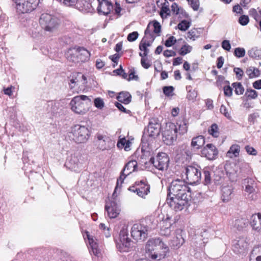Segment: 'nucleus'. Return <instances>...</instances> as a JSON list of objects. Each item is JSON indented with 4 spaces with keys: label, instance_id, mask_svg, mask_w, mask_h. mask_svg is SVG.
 Listing matches in <instances>:
<instances>
[{
    "label": "nucleus",
    "instance_id": "nucleus-1",
    "mask_svg": "<svg viewBox=\"0 0 261 261\" xmlns=\"http://www.w3.org/2000/svg\"><path fill=\"white\" fill-rule=\"evenodd\" d=\"M146 254L152 260L164 259L169 252V248L160 238L150 239L145 246Z\"/></svg>",
    "mask_w": 261,
    "mask_h": 261
},
{
    "label": "nucleus",
    "instance_id": "nucleus-2",
    "mask_svg": "<svg viewBox=\"0 0 261 261\" xmlns=\"http://www.w3.org/2000/svg\"><path fill=\"white\" fill-rule=\"evenodd\" d=\"M189 199V195L171 196L167 198V202L172 209L177 212L187 207Z\"/></svg>",
    "mask_w": 261,
    "mask_h": 261
},
{
    "label": "nucleus",
    "instance_id": "nucleus-3",
    "mask_svg": "<svg viewBox=\"0 0 261 261\" xmlns=\"http://www.w3.org/2000/svg\"><path fill=\"white\" fill-rule=\"evenodd\" d=\"M190 188L186 185L185 181L179 179L173 180L169 187L168 196L169 197L188 195Z\"/></svg>",
    "mask_w": 261,
    "mask_h": 261
},
{
    "label": "nucleus",
    "instance_id": "nucleus-4",
    "mask_svg": "<svg viewBox=\"0 0 261 261\" xmlns=\"http://www.w3.org/2000/svg\"><path fill=\"white\" fill-rule=\"evenodd\" d=\"M39 23L42 28L46 31L53 32L58 27V19L54 16L48 13L41 14Z\"/></svg>",
    "mask_w": 261,
    "mask_h": 261
},
{
    "label": "nucleus",
    "instance_id": "nucleus-5",
    "mask_svg": "<svg viewBox=\"0 0 261 261\" xmlns=\"http://www.w3.org/2000/svg\"><path fill=\"white\" fill-rule=\"evenodd\" d=\"M131 239L128 237V230L126 226H124L119 233V238L116 242L117 248L121 252H127L131 246Z\"/></svg>",
    "mask_w": 261,
    "mask_h": 261
},
{
    "label": "nucleus",
    "instance_id": "nucleus-6",
    "mask_svg": "<svg viewBox=\"0 0 261 261\" xmlns=\"http://www.w3.org/2000/svg\"><path fill=\"white\" fill-rule=\"evenodd\" d=\"M177 127L174 123H167L165 130L163 132V140L164 142L168 145L172 144L177 139Z\"/></svg>",
    "mask_w": 261,
    "mask_h": 261
},
{
    "label": "nucleus",
    "instance_id": "nucleus-7",
    "mask_svg": "<svg viewBox=\"0 0 261 261\" xmlns=\"http://www.w3.org/2000/svg\"><path fill=\"white\" fill-rule=\"evenodd\" d=\"M116 192L113 194L112 197L106 201L105 208L107 212V216L110 219L116 218L118 216L120 212V208L117 201L115 196Z\"/></svg>",
    "mask_w": 261,
    "mask_h": 261
},
{
    "label": "nucleus",
    "instance_id": "nucleus-8",
    "mask_svg": "<svg viewBox=\"0 0 261 261\" xmlns=\"http://www.w3.org/2000/svg\"><path fill=\"white\" fill-rule=\"evenodd\" d=\"M137 167L138 164L136 160L129 161L125 164L123 169L121 172L120 177L117 179L114 193L117 192L118 189H120L121 185L126 177L132 172L136 171Z\"/></svg>",
    "mask_w": 261,
    "mask_h": 261
},
{
    "label": "nucleus",
    "instance_id": "nucleus-9",
    "mask_svg": "<svg viewBox=\"0 0 261 261\" xmlns=\"http://www.w3.org/2000/svg\"><path fill=\"white\" fill-rule=\"evenodd\" d=\"M85 234L83 236V237L90 253H93V255L97 257L100 256L101 255V250L99 247L95 237L88 231H85Z\"/></svg>",
    "mask_w": 261,
    "mask_h": 261
},
{
    "label": "nucleus",
    "instance_id": "nucleus-10",
    "mask_svg": "<svg viewBox=\"0 0 261 261\" xmlns=\"http://www.w3.org/2000/svg\"><path fill=\"white\" fill-rule=\"evenodd\" d=\"M150 162L159 170L166 171L168 168L169 158L166 153L161 152L155 158H151Z\"/></svg>",
    "mask_w": 261,
    "mask_h": 261
},
{
    "label": "nucleus",
    "instance_id": "nucleus-11",
    "mask_svg": "<svg viewBox=\"0 0 261 261\" xmlns=\"http://www.w3.org/2000/svg\"><path fill=\"white\" fill-rule=\"evenodd\" d=\"M148 227L140 223L134 224L131 229V236L137 241H144L147 237Z\"/></svg>",
    "mask_w": 261,
    "mask_h": 261
},
{
    "label": "nucleus",
    "instance_id": "nucleus-12",
    "mask_svg": "<svg viewBox=\"0 0 261 261\" xmlns=\"http://www.w3.org/2000/svg\"><path fill=\"white\" fill-rule=\"evenodd\" d=\"M96 144L101 150H110L115 147V142L106 135L97 133L96 135Z\"/></svg>",
    "mask_w": 261,
    "mask_h": 261
},
{
    "label": "nucleus",
    "instance_id": "nucleus-13",
    "mask_svg": "<svg viewBox=\"0 0 261 261\" xmlns=\"http://www.w3.org/2000/svg\"><path fill=\"white\" fill-rule=\"evenodd\" d=\"M185 170L187 183L193 185L199 181L201 178V172L199 169L194 166H189L186 168Z\"/></svg>",
    "mask_w": 261,
    "mask_h": 261
},
{
    "label": "nucleus",
    "instance_id": "nucleus-14",
    "mask_svg": "<svg viewBox=\"0 0 261 261\" xmlns=\"http://www.w3.org/2000/svg\"><path fill=\"white\" fill-rule=\"evenodd\" d=\"M128 190L142 197L145 198V196L149 193L150 186L143 180L136 181L135 185L129 187Z\"/></svg>",
    "mask_w": 261,
    "mask_h": 261
},
{
    "label": "nucleus",
    "instance_id": "nucleus-15",
    "mask_svg": "<svg viewBox=\"0 0 261 261\" xmlns=\"http://www.w3.org/2000/svg\"><path fill=\"white\" fill-rule=\"evenodd\" d=\"M15 3L17 11L21 13H25L34 10L39 5L40 1H19Z\"/></svg>",
    "mask_w": 261,
    "mask_h": 261
},
{
    "label": "nucleus",
    "instance_id": "nucleus-16",
    "mask_svg": "<svg viewBox=\"0 0 261 261\" xmlns=\"http://www.w3.org/2000/svg\"><path fill=\"white\" fill-rule=\"evenodd\" d=\"M248 243L245 237H238L232 242V250L237 254L244 253L248 248Z\"/></svg>",
    "mask_w": 261,
    "mask_h": 261
},
{
    "label": "nucleus",
    "instance_id": "nucleus-17",
    "mask_svg": "<svg viewBox=\"0 0 261 261\" xmlns=\"http://www.w3.org/2000/svg\"><path fill=\"white\" fill-rule=\"evenodd\" d=\"M201 155L210 160L215 159L218 153L216 146L212 144H207L201 151Z\"/></svg>",
    "mask_w": 261,
    "mask_h": 261
},
{
    "label": "nucleus",
    "instance_id": "nucleus-18",
    "mask_svg": "<svg viewBox=\"0 0 261 261\" xmlns=\"http://www.w3.org/2000/svg\"><path fill=\"white\" fill-rule=\"evenodd\" d=\"M243 184L245 186V191L248 194V197L253 199L257 188L256 182L253 179L248 178L244 180Z\"/></svg>",
    "mask_w": 261,
    "mask_h": 261
},
{
    "label": "nucleus",
    "instance_id": "nucleus-19",
    "mask_svg": "<svg viewBox=\"0 0 261 261\" xmlns=\"http://www.w3.org/2000/svg\"><path fill=\"white\" fill-rule=\"evenodd\" d=\"M97 11L100 15H107L110 13L113 9V4L110 1H98Z\"/></svg>",
    "mask_w": 261,
    "mask_h": 261
},
{
    "label": "nucleus",
    "instance_id": "nucleus-20",
    "mask_svg": "<svg viewBox=\"0 0 261 261\" xmlns=\"http://www.w3.org/2000/svg\"><path fill=\"white\" fill-rule=\"evenodd\" d=\"M81 47H75L70 48L66 53V56L67 60L73 63H78L79 62V57L81 55L80 53Z\"/></svg>",
    "mask_w": 261,
    "mask_h": 261
},
{
    "label": "nucleus",
    "instance_id": "nucleus-21",
    "mask_svg": "<svg viewBox=\"0 0 261 261\" xmlns=\"http://www.w3.org/2000/svg\"><path fill=\"white\" fill-rule=\"evenodd\" d=\"M71 110L76 114L82 112V95L75 96L70 101Z\"/></svg>",
    "mask_w": 261,
    "mask_h": 261
},
{
    "label": "nucleus",
    "instance_id": "nucleus-22",
    "mask_svg": "<svg viewBox=\"0 0 261 261\" xmlns=\"http://www.w3.org/2000/svg\"><path fill=\"white\" fill-rule=\"evenodd\" d=\"M81 126L77 124L71 127L70 135L71 138L75 142L80 143L82 142V130Z\"/></svg>",
    "mask_w": 261,
    "mask_h": 261
},
{
    "label": "nucleus",
    "instance_id": "nucleus-23",
    "mask_svg": "<svg viewBox=\"0 0 261 261\" xmlns=\"http://www.w3.org/2000/svg\"><path fill=\"white\" fill-rule=\"evenodd\" d=\"M249 164L243 160H239L235 165V173L237 174L247 173L249 171Z\"/></svg>",
    "mask_w": 261,
    "mask_h": 261
},
{
    "label": "nucleus",
    "instance_id": "nucleus-24",
    "mask_svg": "<svg viewBox=\"0 0 261 261\" xmlns=\"http://www.w3.org/2000/svg\"><path fill=\"white\" fill-rule=\"evenodd\" d=\"M232 192L233 188L231 186L223 185L221 189L222 201L224 202L229 201L232 198Z\"/></svg>",
    "mask_w": 261,
    "mask_h": 261
},
{
    "label": "nucleus",
    "instance_id": "nucleus-25",
    "mask_svg": "<svg viewBox=\"0 0 261 261\" xmlns=\"http://www.w3.org/2000/svg\"><path fill=\"white\" fill-rule=\"evenodd\" d=\"M250 225L252 228L257 231H261V214L253 215L251 218Z\"/></svg>",
    "mask_w": 261,
    "mask_h": 261
},
{
    "label": "nucleus",
    "instance_id": "nucleus-26",
    "mask_svg": "<svg viewBox=\"0 0 261 261\" xmlns=\"http://www.w3.org/2000/svg\"><path fill=\"white\" fill-rule=\"evenodd\" d=\"M205 143V139L203 136L199 135L194 137L191 142V146L195 149H199Z\"/></svg>",
    "mask_w": 261,
    "mask_h": 261
},
{
    "label": "nucleus",
    "instance_id": "nucleus-27",
    "mask_svg": "<svg viewBox=\"0 0 261 261\" xmlns=\"http://www.w3.org/2000/svg\"><path fill=\"white\" fill-rule=\"evenodd\" d=\"M171 7V11L173 13L176 15H178L179 17L185 18H188L189 17L188 14L181 7H179L175 3L172 4Z\"/></svg>",
    "mask_w": 261,
    "mask_h": 261
},
{
    "label": "nucleus",
    "instance_id": "nucleus-28",
    "mask_svg": "<svg viewBox=\"0 0 261 261\" xmlns=\"http://www.w3.org/2000/svg\"><path fill=\"white\" fill-rule=\"evenodd\" d=\"M147 132L150 137H155L158 136L160 132V126L159 124L149 123L148 126Z\"/></svg>",
    "mask_w": 261,
    "mask_h": 261
},
{
    "label": "nucleus",
    "instance_id": "nucleus-29",
    "mask_svg": "<svg viewBox=\"0 0 261 261\" xmlns=\"http://www.w3.org/2000/svg\"><path fill=\"white\" fill-rule=\"evenodd\" d=\"M240 152V146L238 144L232 145L226 153V156L229 158L239 156Z\"/></svg>",
    "mask_w": 261,
    "mask_h": 261
},
{
    "label": "nucleus",
    "instance_id": "nucleus-30",
    "mask_svg": "<svg viewBox=\"0 0 261 261\" xmlns=\"http://www.w3.org/2000/svg\"><path fill=\"white\" fill-rule=\"evenodd\" d=\"M131 144L129 140H126L123 137L119 138L117 143V146L119 149L124 148L125 151H128L130 149Z\"/></svg>",
    "mask_w": 261,
    "mask_h": 261
},
{
    "label": "nucleus",
    "instance_id": "nucleus-31",
    "mask_svg": "<svg viewBox=\"0 0 261 261\" xmlns=\"http://www.w3.org/2000/svg\"><path fill=\"white\" fill-rule=\"evenodd\" d=\"M249 221L246 218H238L236 219L233 223L234 227L239 230L243 229L245 228L248 224Z\"/></svg>",
    "mask_w": 261,
    "mask_h": 261
},
{
    "label": "nucleus",
    "instance_id": "nucleus-32",
    "mask_svg": "<svg viewBox=\"0 0 261 261\" xmlns=\"http://www.w3.org/2000/svg\"><path fill=\"white\" fill-rule=\"evenodd\" d=\"M171 10L169 8V4L168 1H165L163 4L160 12V15L163 19L167 18L170 16Z\"/></svg>",
    "mask_w": 261,
    "mask_h": 261
},
{
    "label": "nucleus",
    "instance_id": "nucleus-33",
    "mask_svg": "<svg viewBox=\"0 0 261 261\" xmlns=\"http://www.w3.org/2000/svg\"><path fill=\"white\" fill-rule=\"evenodd\" d=\"M185 242V240L180 234H177V235L173 238L171 241V245L174 248H178Z\"/></svg>",
    "mask_w": 261,
    "mask_h": 261
},
{
    "label": "nucleus",
    "instance_id": "nucleus-34",
    "mask_svg": "<svg viewBox=\"0 0 261 261\" xmlns=\"http://www.w3.org/2000/svg\"><path fill=\"white\" fill-rule=\"evenodd\" d=\"M132 96L127 92H121L117 97L118 100L124 104H128L131 101Z\"/></svg>",
    "mask_w": 261,
    "mask_h": 261
},
{
    "label": "nucleus",
    "instance_id": "nucleus-35",
    "mask_svg": "<svg viewBox=\"0 0 261 261\" xmlns=\"http://www.w3.org/2000/svg\"><path fill=\"white\" fill-rule=\"evenodd\" d=\"M151 45L149 43H148L147 41H145V39H142L139 45V49L141 51H143V53H140L139 55L141 57H146L149 53V49L147 48V47L150 46Z\"/></svg>",
    "mask_w": 261,
    "mask_h": 261
},
{
    "label": "nucleus",
    "instance_id": "nucleus-36",
    "mask_svg": "<svg viewBox=\"0 0 261 261\" xmlns=\"http://www.w3.org/2000/svg\"><path fill=\"white\" fill-rule=\"evenodd\" d=\"M177 133L183 135L187 133L188 130V124L186 120L179 121L177 122Z\"/></svg>",
    "mask_w": 261,
    "mask_h": 261
},
{
    "label": "nucleus",
    "instance_id": "nucleus-37",
    "mask_svg": "<svg viewBox=\"0 0 261 261\" xmlns=\"http://www.w3.org/2000/svg\"><path fill=\"white\" fill-rule=\"evenodd\" d=\"M155 36L154 35V33L151 32L149 29V26L148 25L145 31V36L142 39H145V41H147L148 43L151 44L154 41Z\"/></svg>",
    "mask_w": 261,
    "mask_h": 261
},
{
    "label": "nucleus",
    "instance_id": "nucleus-38",
    "mask_svg": "<svg viewBox=\"0 0 261 261\" xmlns=\"http://www.w3.org/2000/svg\"><path fill=\"white\" fill-rule=\"evenodd\" d=\"M246 73L250 79L258 77L259 75V70L254 67H250L247 68Z\"/></svg>",
    "mask_w": 261,
    "mask_h": 261
},
{
    "label": "nucleus",
    "instance_id": "nucleus-39",
    "mask_svg": "<svg viewBox=\"0 0 261 261\" xmlns=\"http://www.w3.org/2000/svg\"><path fill=\"white\" fill-rule=\"evenodd\" d=\"M192 47L188 44H185L181 46L179 50V54L181 56H185L186 55L191 52Z\"/></svg>",
    "mask_w": 261,
    "mask_h": 261
},
{
    "label": "nucleus",
    "instance_id": "nucleus-40",
    "mask_svg": "<svg viewBox=\"0 0 261 261\" xmlns=\"http://www.w3.org/2000/svg\"><path fill=\"white\" fill-rule=\"evenodd\" d=\"M232 86L234 89V92L237 95L242 94L244 91V88L241 83H233Z\"/></svg>",
    "mask_w": 261,
    "mask_h": 261
},
{
    "label": "nucleus",
    "instance_id": "nucleus-41",
    "mask_svg": "<svg viewBox=\"0 0 261 261\" xmlns=\"http://www.w3.org/2000/svg\"><path fill=\"white\" fill-rule=\"evenodd\" d=\"M191 22L186 20H182L177 25L179 30L182 31H186L190 27Z\"/></svg>",
    "mask_w": 261,
    "mask_h": 261
},
{
    "label": "nucleus",
    "instance_id": "nucleus-42",
    "mask_svg": "<svg viewBox=\"0 0 261 261\" xmlns=\"http://www.w3.org/2000/svg\"><path fill=\"white\" fill-rule=\"evenodd\" d=\"M99 228L103 231L106 238H109L111 236L110 227L107 226L105 223H100Z\"/></svg>",
    "mask_w": 261,
    "mask_h": 261
},
{
    "label": "nucleus",
    "instance_id": "nucleus-43",
    "mask_svg": "<svg viewBox=\"0 0 261 261\" xmlns=\"http://www.w3.org/2000/svg\"><path fill=\"white\" fill-rule=\"evenodd\" d=\"M85 134L84 137H83V143L86 142L90 137L91 134V128L83 126V136Z\"/></svg>",
    "mask_w": 261,
    "mask_h": 261
},
{
    "label": "nucleus",
    "instance_id": "nucleus-44",
    "mask_svg": "<svg viewBox=\"0 0 261 261\" xmlns=\"http://www.w3.org/2000/svg\"><path fill=\"white\" fill-rule=\"evenodd\" d=\"M208 133L214 137H218L219 136L218 127L216 124H213L208 129Z\"/></svg>",
    "mask_w": 261,
    "mask_h": 261
},
{
    "label": "nucleus",
    "instance_id": "nucleus-45",
    "mask_svg": "<svg viewBox=\"0 0 261 261\" xmlns=\"http://www.w3.org/2000/svg\"><path fill=\"white\" fill-rule=\"evenodd\" d=\"M172 220L171 218L168 215L165 219H163L160 223L161 227H164L166 228H170L172 225Z\"/></svg>",
    "mask_w": 261,
    "mask_h": 261
},
{
    "label": "nucleus",
    "instance_id": "nucleus-46",
    "mask_svg": "<svg viewBox=\"0 0 261 261\" xmlns=\"http://www.w3.org/2000/svg\"><path fill=\"white\" fill-rule=\"evenodd\" d=\"M259 115L258 113L255 112L250 114L248 116V121L250 125L254 124L256 121Z\"/></svg>",
    "mask_w": 261,
    "mask_h": 261
},
{
    "label": "nucleus",
    "instance_id": "nucleus-47",
    "mask_svg": "<svg viewBox=\"0 0 261 261\" xmlns=\"http://www.w3.org/2000/svg\"><path fill=\"white\" fill-rule=\"evenodd\" d=\"M174 90V87L171 86H165L163 89V91L164 94L167 96H172L173 95V93Z\"/></svg>",
    "mask_w": 261,
    "mask_h": 261
},
{
    "label": "nucleus",
    "instance_id": "nucleus-48",
    "mask_svg": "<svg viewBox=\"0 0 261 261\" xmlns=\"http://www.w3.org/2000/svg\"><path fill=\"white\" fill-rule=\"evenodd\" d=\"M245 50L244 48L237 47L234 49V55L238 58L243 57L245 55Z\"/></svg>",
    "mask_w": 261,
    "mask_h": 261
},
{
    "label": "nucleus",
    "instance_id": "nucleus-49",
    "mask_svg": "<svg viewBox=\"0 0 261 261\" xmlns=\"http://www.w3.org/2000/svg\"><path fill=\"white\" fill-rule=\"evenodd\" d=\"M245 96L249 99H254L257 96V93L256 91L250 89L247 90L245 93Z\"/></svg>",
    "mask_w": 261,
    "mask_h": 261
},
{
    "label": "nucleus",
    "instance_id": "nucleus-50",
    "mask_svg": "<svg viewBox=\"0 0 261 261\" xmlns=\"http://www.w3.org/2000/svg\"><path fill=\"white\" fill-rule=\"evenodd\" d=\"M95 106L99 109H101L104 107V102L103 100L99 98H96L94 101Z\"/></svg>",
    "mask_w": 261,
    "mask_h": 261
},
{
    "label": "nucleus",
    "instance_id": "nucleus-51",
    "mask_svg": "<svg viewBox=\"0 0 261 261\" xmlns=\"http://www.w3.org/2000/svg\"><path fill=\"white\" fill-rule=\"evenodd\" d=\"M245 149L249 155H256L257 154V152L256 150L252 146L246 145L245 147Z\"/></svg>",
    "mask_w": 261,
    "mask_h": 261
},
{
    "label": "nucleus",
    "instance_id": "nucleus-52",
    "mask_svg": "<svg viewBox=\"0 0 261 261\" xmlns=\"http://www.w3.org/2000/svg\"><path fill=\"white\" fill-rule=\"evenodd\" d=\"M79 82V80L76 76V73L73 74L72 78L70 80L69 85L71 89L75 87V85Z\"/></svg>",
    "mask_w": 261,
    "mask_h": 261
},
{
    "label": "nucleus",
    "instance_id": "nucleus-53",
    "mask_svg": "<svg viewBox=\"0 0 261 261\" xmlns=\"http://www.w3.org/2000/svg\"><path fill=\"white\" fill-rule=\"evenodd\" d=\"M176 42V38L174 36H170L165 43V45L166 47H171Z\"/></svg>",
    "mask_w": 261,
    "mask_h": 261
},
{
    "label": "nucleus",
    "instance_id": "nucleus-54",
    "mask_svg": "<svg viewBox=\"0 0 261 261\" xmlns=\"http://www.w3.org/2000/svg\"><path fill=\"white\" fill-rule=\"evenodd\" d=\"M153 33L157 34L158 36L160 35L161 32V27L159 22L157 21L153 22Z\"/></svg>",
    "mask_w": 261,
    "mask_h": 261
},
{
    "label": "nucleus",
    "instance_id": "nucleus-55",
    "mask_svg": "<svg viewBox=\"0 0 261 261\" xmlns=\"http://www.w3.org/2000/svg\"><path fill=\"white\" fill-rule=\"evenodd\" d=\"M138 36L139 34L137 32H133L128 35L127 39L128 41L133 42L138 38Z\"/></svg>",
    "mask_w": 261,
    "mask_h": 261
},
{
    "label": "nucleus",
    "instance_id": "nucleus-56",
    "mask_svg": "<svg viewBox=\"0 0 261 261\" xmlns=\"http://www.w3.org/2000/svg\"><path fill=\"white\" fill-rule=\"evenodd\" d=\"M249 17L247 15H242L239 19V22L242 25H246L249 22Z\"/></svg>",
    "mask_w": 261,
    "mask_h": 261
},
{
    "label": "nucleus",
    "instance_id": "nucleus-57",
    "mask_svg": "<svg viewBox=\"0 0 261 261\" xmlns=\"http://www.w3.org/2000/svg\"><path fill=\"white\" fill-rule=\"evenodd\" d=\"M233 71L236 74L237 78L240 80L242 79L244 74V72L240 68L235 67L233 69Z\"/></svg>",
    "mask_w": 261,
    "mask_h": 261
},
{
    "label": "nucleus",
    "instance_id": "nucleus-58",
    "mask_svg": "<svg viewBox=\"0 0 261 261\" xmlns=\"http://www.w3.org/2000/svg\"><path fill=\"white\" fill-rule=\"evenodd\" d=\"M90 53L86 49L83 47V62L88 61L90 58Z\"/></svg>",
    "mask_w": 261,
    "mask_h": 261
},
{
    "label": "nucleus",
    "instance_id": "nucleus-59",
    "mask_svg": "<svg viewBox=\"0 0 261 261\" xmlns=\"http://www.w3.org/2000/svg\"><path fill=\"white\" fill-rule=\"evenodd\" d=\"M251 254L261 257V245L254 246L251 252Z\"/></svg>",
    "mask_w": 261,
    "mask_h": 261
},
{
    "label": "nucleus",
    "instance_id": "nucleus-60",
    "mask_svg": "<svg viewBox=\"0 0 261 261\" xmlns=\"http://www.w3.org/2000/svg\"><path fill=\"white\" fill-rule=\"evenodd\" d=\"M197 95V92L195 90H189L187 97L189 100H194L196 98Z\"/></svg>",
    "mask_w": 261,
    "mask_h": 261
},
{
    "label": "nucleus",
    "instance_id": "nucleus-61",
    "mask_svg": "<svg viewBox=\"0 0 261 261\" xmlns=\"http://www.w3.org/2000/svg\"><path fill=\"white\" fill-rule=\"evenodd\" d=\"M203 174L204 176V185L210 184L211 181L210 172L207 170H204L203 171Z\"/></svg>",
    "mask_w": 261,
    "mask_h": 261
},
{
    "label": "nucleus",
    "instance_id": "nucleus-62",
    "mask_svg": "<svg viewBox=\"0 0 261 261\" xmlns=\"http://www.w3.org/2000/svg\"><path fill=\"white\" fill-rule=\"evenodd\" d=\"M189 5L194 11H197L199 9V1H188Z\"/></svg>",
    "mask_w": 261,
    "mask_h": 261
},
{
    "label": "nucleus",
    "instance_id": "nucleus-63",
    "mask_svg": "<svg viewBox=\"0 0 261 261\" xmlns=\"http://www.w3.org/2000/svg\"><path fill=\"white\" fill-rule=\"evenodd\" d=\"M141 63V65L145 69H148L151 65L149 61L144 57H142Z\"/></svg>",
    "mask_w": 261,
    "mask_h": 261
},
{
    "label": "nucleus",
    "instance_id": "nucleus-64",
    "mask_svg": "<svg viewBox=\"0 0 261 261\" xmlns=\"http://www.w3.org/2000/svg\"><path fill=\"white\" fill-rule=\"evenodd\" d=\"M222 47L227 51H229L231 48V45L229 41L227 40L223 41L222 42Z\"/></svg>",
    "mask_w": 261,
    "mask_h": 261
}]
</instances>
